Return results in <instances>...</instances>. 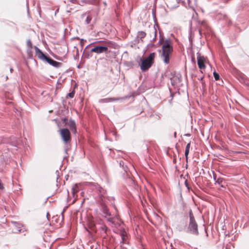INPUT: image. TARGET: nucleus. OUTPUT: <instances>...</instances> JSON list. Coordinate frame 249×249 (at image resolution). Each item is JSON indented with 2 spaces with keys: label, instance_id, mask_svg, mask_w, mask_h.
<instances>
[{
  "label": "nucleus",
  "instance_id": "nucleus-19",
  "mask_svg": "<svg viewBox=\"0 0 249 249\" xmlns=\"http://www.w3.org/2000/svg\"><path fill=\"white\" fill-rule=\"evenodd\" d=\"M189 151H190V150H186V149H185V157H186V160H188V154H189Z\"/></svg>",
  "mask_w": 249,
  "mask_h": 249
},
{
  "label": "nucleus",
  "instance_id": "nucleus-6",
  "mask_svg": "<svg viewBox=\"0 0 249 249\" xmlns=\"http://www.w3.org/2000/svg\"><path fill=\"white\" fill-rule=\"evenodd\" d=\"M108 50L107 46H96L91 50V52L95 53L97 54L107 53Z\"/></svg>",
  "mask_w": 249,
  "mask_h": 249
},
{
  "label": "nucleus",
  "instance_id": "nucleus-15",
  "mask_svg": "<svg viewBox=\"0 0 249 249\" xmlns=\"http://www.w3.org/2000/svg\"><path fill=\"white\" fill-rule=\"evenodd\" d=\"M27 45L30 49H31L32 48V43L31 40L28 39L27 41Z\"/></svg>",
  "mask_w": 249,
  "mask_h": 249
},
{
  "label": "nucleus",
  "instance_id": "nucleus-18",
  "mask_svg": "<svg viewBox=\"0 0 249 249\" xmlns=\"http://www.w3.org/2000/svg\"><path fill=\"white\" fill-rule=\"evenodd\" d=\"M91 20V18L89 16H88L86 19V22L87 24H89Z\"/></svg>",
  "mask_w": 249,
  "mask_h": 249
},
{
  "label": "nucleus",
  "instance_id": "nucleus-5",
  "mask_svg": "<svg viewBox=\"0 0 249 249\" xmlns=\"http://www.w3.org/2000/svg\"><path fill=\"white\" fill-rule=\"evenodd\" d=\"M197 64L200 70H203L205 68V64L207 62L206 58L202 56L198 55L197 56Z\"/></svg>",
  "mask_w": 249,
  "mask_h": 249
},
{
  "label": "nucleus",
  "instance_id": "nucleus-22",
  "mask_svg": "<svg viewBox=\"0 0 249 249\" xmlns=\"http://www.w3.org/2000/svg\"><path fill=\"white\" fill-rule=\"evenodd\" d=\"M222 180L221 178H218V179L215 181V184H220L221 183H222Z\"/></svg>",
  "mask_w": 249,
  "mask_h": 249
},
{
  "label": "nucleus",
  "instance_id": "nucleus-9",
  "mask_svg": "<svg viewBox=\"0 0 249 249\" xmlns=\"http://www.w3.org/2000/svg\"><path fill=\"white\" fill-rule=\"evenodd\" d=\"M45 60L51 65L56 68L59 67L61 65V63L57 62L48 57H47L46 59H45Z\"/></svg>",
  "mask_w": 249,
  "mask_h": 249
},
{
  "label": "nucleus",
  "instance_id": "nucleus-12",
  "mask_svg": "<svg viewBox=\"0 0 249 249\" xmlns=\"http://www.w3.org/2000/svg\"><path fill=\"white\" fill-rule=\"evenodd\" d=\"M119 100L118 98H109L103 99L104 102H111Z\"/></svg>",
  "mask_w": 249,
  "mask_h": 249
},
{
  "label": "nucleus",
  "instance_id": "nucleus-16",
  "mask_svg": "<svg viewBox=\"0 0 249 249\" xmlns=\"http://www.w3.org/2000/svg\"><path fill=\"white\" fill-rule=\"evenodd\" d=\"M145 33L143 32H140L139 33V35H138V36L140 37V38H143L145 36Z\"/></svg>",
  "mask_w": 249,
  "mask_h": 249
},
{
  "label": "nucleus",
  "instance_id": "nucleus-20",
  "mask_svg": "<svg viewBox=\"0 0 249 249\" xmlns=\"http://www.w3.org/2000/svg\"><path fill=\"white\" fill-rule=\"evenodd\" d=\"M121 237H122V239L123 240V241L124 242L125 241V235H124V232L123 233H122L121 234Z\"/></svg>",
  "mask_w": 249,
  "mask_h": 249
},
{
  "label": "nucleus",
  "instance_id": "nucleus-1",
  "mask_svg": "<svg viewBox=\"0 0 249 249\" xmlns=\"http://www.w3.org/2000/svg\"><path fill=\"white\" fill-rule=\"evenodd\" d=\"M173 50L172 42L169 39H166L163 42L162 46V53L161 57L163 62L167 64L169 62L170 55Z\"/></svg>",
  "mask_w": 249,
  "mask_h": 249
},
{
  "label": "nucleus",
  "instance_id": "nucleus-10",
  "mask_svg": "<svg viewBox=\"0 0 249 249\" xmlns=\"http://www.w3.org/2000/svg\"><path fill=\"white\" fill-rule=\"evenodd\" d=\"M172 85L178 86L181 82V77L178 76H174L171 79Z\"/></svg>",
  "mask_w": 249,
  "mask_h": 249
},
{
  "label": "nucleus",
  "instance_id": "nucleus-3",
  "mask_svg": "<svg viewBox=\"0 0 249 249\" xmlns=\"http://www.w3.org/2000/svg\"><path fill=\"white\" fill-rule=\"evenodd\" d=\"M190 222L188 226L189 231L194 234H198V226L196 223L192 212H190Z\"/></svg>",
  "mask_w": 249,
  "mask_h": 249
},
{
  "label": "nucleus",
  "instance_id": "nucleus-25",
  "mask_svg": "<svg viewBox=\"0 0 249 249\" xmlns=\"http://www.w3.org/2000/svg\"><path fill=\"white\" fill-rule=\"evenodd\" d=\"M77 191H75L74 188H72V193L73 194L75 192H76Z\"/></svg>",
  "mask_w": 249,
  "mask_h": 249
},
{
  "label": "nucleus",
  "instance_id": "nucleus-17",
  "mask_svg": "<svg viewBox=\"0 0 249 249\" xmlns=\"http://www.w3.org/2000/svg\"><path fill=\"white\" fill-rule=\"evenodd\" d=\"M120 165L122 166L124 170V171H126V166H124V161L121 160L120 161Z\"/></svg>",
  "mask_w": 249,
  "mask_h": 249
},
{
  "label": "nucleus",
  "instance_id": "nucleus-24",
  "mask_svg": "<svg viewBox=\"0 0 249 249\" xmlns=\"http://www.w3.org/2000/svg\"><path fill=\"white\" fill-rule=\"evenodd\" d=\"M77 0H70V1L72 3H75Z\"/></svg>",
  "mask_w": 249,
  "mask_h": 249
},
{
  "label": "nucleus",
  "instance_id": "nucleus-28",
  "mask_svg": "<svg viewBox=\"0 0 249 249\" xmlns=\"http://www.w3.org/2000/svg\"><path fill=\"white\" fill-rule=\"evenodd\" d=\"M1 188H2V185H1V184L0 183V189Z\"/></svg>",
  "mask_w": 249,
  "mask_h": 249
},
{
  "label": "nucleus",
  "instance_id": "nucleus-13",
  "mask_svg": "<svg viewBox=\"0 0 249 249\" xmlns=\"http://www.w3.org/2000/svg\"><path fill=\"white\" fill-rule=\"evenodd\" d=\"M96 188L102 195L105 193V191L101 186L98 185Z\"/></svg>",
  "mask_w": 249,
  "mask_h": 249
},
{
  "label": "nucleus",
  "instance_id": "nucleus-2",
  "mask_svg": "<svg viewBox=\"0 0 249 249\" xmlns=\"http://www.w3.org/2000/svg\"><path fill=\"white\" fill-rule=\"evenodd\" d=\"M155 55L154 53H151L147 58L142 60L140 67L142 71L147 70L151 66Z\"/></svg>",
  "mask_w": 249,
  "mask_h": 249
},
{
  "label": "nucleus",
  "instance_id": "nucleus-4",
  "mask_svg": "<svg viewBox=\"0 0 249 249\" xmlns=\"http://www.w3.org/2000/svg\"><path fill=\"white\" fill-rule=\"evenodd\" d=\"M60 134L64 142L67 143L70 140V132L68 129H61Z\"/></svg>",
  "mask_w": 249,
  "mask_h": 249
},
{
  "label": "nucleus",
  "instance_id": "nucleus-11",
  "mask_svg": "<svg viewBox=\"0 0 249 249\" xmlns=\"http://www.w3.org/2000/svg\"><path fill=\"white\" fill-rule=\"evenodd\" d=\"M68 124L70 128V129L73 132L75 133L76 131V124L75 122L73 120H70L68 123Z\"/></svg>",
  "mask_w": 249,
  "mask_h": 249
},
{
  "label": "nucleus",
  "instance_id": "nucleus-8",
  "mask_svg": "<svg viewBox=\"0 0 249 249\" xmlns=\"http://www.w3.org/2000/svg\"><path fill=\"white\" fill-rule=\"evenodd\" d=\"M12 223L15 227L16 230H17L18 232L22 233L24 234H25L26 230H25L24 228H22V225L16 222H12Z\"/></svg>",
  "mask_w": 249,
  "mask_h": 249
},
{
  "label": "nucleus",
  "instance_id": "nucleus-27",
  "mask_svg": "<svg viewBox=\"0 0 249 249\" xmlns=\"http://www.w3.org/2000/svg\"><path fill=\"white\" fill-rule=\"evenodd\" d=\"M95 2V1H92V2H91V3H94V2Z\"/></svg>",
  "mask_w": 249,
  "mask_h": 249
},
{
  "label": "nucleus",
  "instance_id": "nucleus-14",
  "mask_svg": "<svg viewBox=\"0 0 249 249\" xmlns=\"http://www.w3.org/2000/svg\"><path fill=\"white\" fill-rule=\"evenodd\" d=\"M213 74L215 80H218L219 79V75L218 73L214 71Z\"/></svg>",
  "mask_w": 249,
  "mask_h": 249
},
{
  "label": "nucleus",
  "instance_id": "nucleus-7",
  "mask_svg": "<svg viewBox=\"0 0 249 249\" xmlns=\"http://www.w3.org/2000/svg\"><path fill=\"white\" fill-rule=\"evenodd\" d=\"M35 49L36 54L37 55L38 58L42 60H45L47 57L44 53L36 46L34 47Z\"/></svg>",
  "mask_w": 249,
  "mask_h": 249
},
{
  "label": "nucleus",
  "instance_id": "nucleus-21",
  "mask_svg": "<svg viewBox=\"0 0 249 249\" xmlns=\"http://www.w3.org/2000/svg\"><path fill=\"white\" fill-rule=\"evenodd\" d=\"M74 91H72L68 94V96L70 98H73L74 96Z\"/></svg>",
  "mask_w": 249,
  "mask_h": 249
},
{
  "label": "nucleus",
  "instance_id": "nucleus-23",
  "mask_svg": "<svg viewBox=\"0 0 249 249\" xmlns=\"http://www.w3.org/2000/svg\"><path fill=\"white\" fill-rule=\"evenodd\" d=\"M190 146H191V142H189L186 146V148L185 149L186 150H190Z\"/></svg>",
  "mask_w": 249,
  "mask_h": 249
},
{
  "label": "nucleus",
  "instance_id": "nucleus-26",
  "mask_svg": "<svg viewBox=\"0 0 249 249\" xmlns=\"http://www.w3.org/2000/svg\"><path fill=\"white\" fill-rule=\"evenodd\" d=\"M58 10L57 9V10L55 11V14H56V13H57V12H58Z\"/></svg>",
  "mask_w": 249,
  "mask_h": 249
}]
</instances>
